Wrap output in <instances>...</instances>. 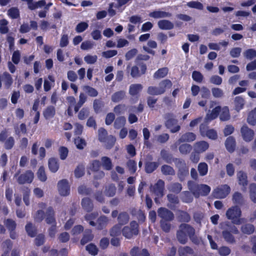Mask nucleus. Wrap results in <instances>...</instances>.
Instances as JSON below:
<instances>
[{"instance_id": "nucleus-20", "label": "nucleus", "mask_w": 256, "mask_h": 256, "mask_svg": "<svg viewBox=\"0 0 256 256\" xmlns=\"http://www.w3.org/2000/svg\"><path fill=\"white\" fill-rule=\"evenodd\" d=\"M94 236L92 234L91 230L87 229L85 230L83 234L82 238L80 240V244L84 246L90 242H91L94 239Z\"/></svg>"}, {"instance_id": "nucleus-3", "label": "nucleus", "mask_w": 256, "mask_h": 256, "mask_svg": "<svg viewBox=\"0 0 256 256\" xmlns=\"http://www.w3.org/2000/svg\"><path fill=\"white\" fill-rule=\"evenodd\" d=\"M242 211L238 206H232L226 212V216L232 222L236 224H241L240 216Z\"/></svg>"}, {"instance_id": "nucleus-5", "label": "nucleus", "mask_w": 256, "mask_h": 256, "mask_svg": "<svg viewBox=\"0 0 256 256\" xmlns=\"http://www.w3.org/2000/svg\"><path fill=\"white\" fill-rule=\"evenodd\" d=\"M139 233V226L135 220L130 222V226H125L122 229V235L128 239L132 238L134 236H137Z\"/></svg>"}, {"instance_id": "nucleus-30", "label": "nucleus", "mask_w": 256, "mask_h": 256, "mask_svg": "<svg viewBox=\"0 0 256 256\" xmlns=\"http://www.w3.org/2000/svg\"><path fill=\"white\" fill-rule=\"evenodd\" d=\"M2 76L5 88L7 89L9 88L13 82L12 76L6 72L2 74Z\"/></svg>"}, {"instance_id": "nucleus-49", "label": "nucleus", "mask_w": 256, "mask_h": 256, "mask_svg": "<svg viewBox=\"0 0 256 256\" xmlns=\"http://www.w3.org/2000/svg\"><path fill=\"white\" fill-rule=\"evenodd\" d=\"M86 100V97L84 93H80L79 96V100L78 102L75 105L74 107V110L75 112H78L80 108L84 104Z\"/></svg>"}, {"instance_id": "nucleus-37", "label": "nucleus", "mask_w": 256, "mask_h": 256, "mask_svg": "<svg viewBox=\"0 0 256 256\" xmlns=\"http://www.w3.org/2000/svg\"><path fill=\"white\" fill-rule=\"evenodd\" d=\"M222 236L224 240L229 244H234L236 242L234 236L228 230H224L222 232Z\"/></svg>"}, {"instance_id": "nucleus-48", "label": "nucleus", "mask_w": 256, "mask_h": 256, "mask_svg": "<svg viewBox=\"0 0 256 256\" xmlns=\"http://www.w3.org/2000/svg\"><path fill=\"white\" fill-rule=\"evenodd\" d=\"M108 220V218L105 216H100L98 219V226L97 228L99 230H102L106 226Z\"/></svg>"}, {"instance_id": "nucleus-33", "label": "nucleus", "mask_w": 256, "mask_h": 256, "mask_svg": "<svg viewBox=\"0 0 256 256\" xmlns=\"http://www.w3.org/2000/svg\"><path fill=\"white\" fill-rule=\"evenodd\" d=\"M160 154L162 158L168 164H172L174 161V158H173L172 155L165 149L162 150Z\"/></svg>"}, {"instance_id": "nucleus-22", "label": "nucleus", "mask_w": 256, "mask_h": 256, "mask_svg": "<svg viewBox=\"0 0 256 256\" xmlns=\"http://www.w3.org/2000/svg\"><path fill=\"white\" fill-rule=\"evenodd\" d=\"M48 166L51 172H56L60 166L58 159L55 158H50L48 161Z\"/></svg>"}, {"instance_id": "nucleus-6", "label": "nucleus", "mask_w": 256, "mask_h": 256, "mask_svg": "<svg viewBox=\"0 0 256 256\" xmlns=\"http://www.w3.org/2000/svg\"><path fill=\"white\" fill-rule=\"evenodd\" d=\"M147 70V66L144 62H140L136 66L130 68V74L133 78H138L144 74Z\"/></svg>"}, {"instance_id": "nucleus-25", "label": "nucleus", "mask_w": 256, "mask_h": 256, "mask_svg": "<svg viewBox=\"0 0 256 256\" xmlns=\"http://www.w3.org/2000/svg\"><path fill=\"white\" fill-rule=\"evenodd\" d=\"M101 166L103 168L106 170H110L112 168V163L111 159L106 156L102 157L101 158Z\"/></svg>"}, {"instance_id": "nucleus-29", "label": "nucleus", "mask_w": 256, "mask_h": 256, "mask_svg": "<svg viewBox=\"0 0 256 256\" xmlns=\"http://www.w3.org/2000/svg\"><path fill=\"white\" fill-rule=\"evenodd\" d=\"M56 114L55 108L52 106H48L43 112V115L46 120L52 118Z\"/></svg>"}, {"instance_id": "nucleus-63", "label": "nucleus", "mask_w": 256, "mask_h": 256, "mask_svg": "<svg viewBox=\"0 0 256 256\" xmlns=\"http://www.w3.org/2000/svg\"><path fill=\"white\" fill-rule=\"evenodd\" d=\"M192 77L194 81L199 84L202 82L204 80V76L200 72L197 70H194L192 72Z\"/></svg>"}, {"instance_id": "nucleus-42", "label": "nucleus", "mask_w": 256, "mask_h": 256, "mask_svg": "<svg viewBox=\"0 0 256 256\" xmlns=\"http://www.w3.org/2000/svg\"><path fill=\"white\" fill-rule=\"evenodd\" d=\"M172 84L170 80L165 79L162 80L159 83V90H162L164 92V94L166 92V88H170L172 86Z\"/></svg>"}, {"instance_id": "nucleus-31", "label": "nucleus", "mask_w": 256, "mask_h": 256, "mask_svg": "<svg viewBox=\"0 0 256 256\" xmlns=\"http://www.w3.org/2000/svg\"><path fill=\"white\" fill-rule=\"evenodd\" d=\"M168 69L164 67L158 69L154 74V78L155 79H160L166 76L168 74Z\"/></svg>"}, {"instance_id": "nucleus-43", "label": "nucleus", "mask_w": 256, "mask_h": 256, "mask_svg": "<svg viewBox=\"0 0 256 256\" xmlns=\"http://www.w3.org/2000/svg\"><path fill=\"white\" fill-rule=\"evenodd\" d=\"M250 198L254 204H256V184L252 183L249 186Z\"/></svg>"}, {"instance_id": "nucleus-17", "label": "nucleus", "mask_w": 256, "mask_h": 256, "mask_svg": "<svg viewBox=\"0 0 256 256\" xmlns=\"http://www.w3.org/2000/svg\"><path fill=\"white\" fill-rule=\"evenodd\" d=\"M196 135L192 132H187L182 134L180 138L178 140V144L187 142H190L194 141L196 139Z\"/></svg>"}, {"instance_id": "nucleus-16", "label": "nucleus", "mask_w": 256, "mask_h": 256, "mask_svg": "<svg viewBox=\"0 0 256 256\" xmlns=\"http://www.w3.org/2000/svg\"><path fill=\"white\" fill-rule=\"evenodd\" d=\"M105 106V103L102 98H96L94 100L93 108L96 114L102 112Z\"/></svg>"}, {"instance_id": "nucleus-56", "label": "nucleus", "mask_w": 256, "mask_h": 256, "mask_svg": "<svg viewBox=\"0 0 256 256\" xmlns=\"http://www.w3.org/2000/svg\"><path fill=\"white\" fill-rule=\"evenodd\" d=\"M116 187L114 184H110L105 190V194L106 196L109 197H112L114 196L116 192Z\"/></svg>"}, {"instance_id": "nucleus-7", "label": "nucleus", "mask_w": 256, "mask_h": 256, "mask_svg": "<svg viewBox=\"0 0 256 256\" xmlns=\"http://www.w3.org/2000/svg\"><path fill=\"white\" fill-rule=\"evenodd\" d=\"M230 188L228 184L222 185L212 192L213 196L216 198H224L230 194Z\"/></svg>"}, {"instance_id": "nucleus-41", "label": "nucleus", "mask_w": 256, "mask_h": 256, "mask_svg": "<svg viewBox=\"0 0 256 256\" xmlns=\"http://www.w3.org/2000/svg\"><path fill=\"white\" fill-rule=\"evenodd\" d=\"M161 172L162 174L165 176L175 174V171L174 168L167 164H164L161 167Z\"/></svg>"}, {"instance_id": "nucleus-4", "label": "nucleus", "mask_w": 256, "mask_h": 256, "mask_svg": "<svg viewBox=\"0 0 256 256\" xmlns=\"http://www.w3.org/2000/svg\"><path fill=\"white\" fill-rule=\"evenodd\" d=\"M165 126L170 130L172 133H175L178 132L180 129V126L178 124V120L175 118L172 113H166L164 115Z\"/></svg>"}, {"instance_id": "nucleus-59", "label": "nucleus", "mask_w": 256, "mask_h": 256, "mask_svg": "<svg viewBox=\"0 0 256 256\" xmlns=\"http://www.w3.org/2000/svg\"><path fill=\"white\" fill-rule=\"evenodd\" d=\"M230 116L229 110L228 107L224 108L220 114V118L221 120L226 121L230 119Z\"/></svg>"}, {"instance_id": "nucleus-21", "label": "nucleus", "mask_w": 256, "mask_h": 256, "mask_svg": "<svg viewBox=\"0 0 256 256\" xmlns=\"http://www.w3.org/2000/svg\"><path fill=\"white\" fill-rule=\"evenodd\" d=\"M160 164L156 162H146L144 164V170L146 174L153 172L158 167Z\"/></svg>"}, {"instance_id": "nucleus-1", "label": "nucleus", "mask_w": 256, "mask_h": 256, "mask_svg": "<svg viewBox=\"0 0 256 256\" xmlns=\"http://www.w3.org/2000/svg\"><path fill=\"white\" fill-rule=\"evenodd\" d=\"M195 230L194 228L190 224L186 223L181 224L176 233L178 240L181 244H186L188 242V237L194 234Z\"/></svg>"}, {"instance_id": "nucleus-61", "label": "nucleus", "mask_w": 256, "mask_h": 256, "mask_svg": "<svg viewBox=\"0 0 256 256\" xmlns=\"http://www.w3.org/2000/svg\"><path fill=\"white\" fill-rule=\"evenodd\" d=\"M186 5L190 8H196L198 10H202L204 9L202 4L198 1L189 2H187Z\"/></svg>"}, {"instance_id": "nucleus-32", "label": "nucleus", "mask_w": 256, "mask_h": 256, "mask_svg": "<svg viewBox=\"0 0 256 256\" xmlns=\"http://www.w3.org/2000/svg\"><path fill=\"white\" fill-rule=\"evenodd\" d=\"M126 92L124 90H120L115 92L112 96V100L114 102H118L124 98Z\"/></svg>"}, {"instance_id": "nucleus-60", "label": "nucleus", "mask_w": 256, "mask_h": 256, "mask_svg": "<svg viewBox=\"0 0 256 256\" xmlns=\"http://www.w3.org/2000/svg\"><path fill=\"white\" fill-rule=\"evenodd\" d=\"M86 249L92 256H96L98 254V250L97 246L93 243L88 244L86 247Z\"/></svg>"}, {"instance_id": "nucleus-52", "label": "nucleus", "mask_w": 256, "mask_h": 256, "mask_svg": "<svg viewBox=\"0 0 256 256\" xmlns=\"http://www.w3.org/2000/svg\"><path fill=\"white\" fill-rule=\"evenodd\" d=\"M198 170L200 176H204L208 174V166L206 162H200L198 164Z\"/></svg>"}, {"instance_id": "nucleus-64", "label": "nucleus", "mask_w": 256, "mask_h": 256, "mask_svg": "<svg viewBox=\"0 0 256 256\" xmlns=\"http://www.w3.org/2000/svg\"><path fill=\"white\" fill-rule=\"evenodd\" d=\"M38 178L42 182H44L47 180V176H46L44 168L43 166H41L39 168L37 172Z\"/></svg>"}, {"instance_id": "nucleus-28", "label": "nucleus", "mask_w": 256, "mask_h": 256, "mask_svg": "<svg viewBox=\"0 0 256 256\" xmlns=\"http://www.w3.org/2000/svg\"><path fill=\"white\" fill-rule=\"evenodd\" d=\"M130 220V216L127 212H120L118 216V224L122 226L128 223Z\"/></svg>"}, {"instance_id": "nucleus-14", "label": "nucleus", "mask_w": 256, "mask_h": 256, "mask_svg": "<svg viewBox=\"0 0 256 256\" xmlns=\"http://www.w3.org/2000/svg\"><path fill=\"white\" fill-rule=\"evenodd\" d=\"M194 151L198 153H202L206 152L209 148L208 143L204 140L196 142L194 145Z\"/></svg>"}, {"instance_id": "nucleus-35", "label": "nucleus", "mask_w": 256, "mask_h": 256, "mask_svg": "<svg viewBox=\"0 0 256 256\" xmlns=\"http://www.w3.org/2000/svg\"><path fill=\"white\" fill-rule=\"evenodd\" d=\"M26 230L28 234L31 238H34L37 234V230L35 226L32 225L30 222H28L25 226Z\"/></svg>"}, {"instance_id": "nucleus-24", "label": "nucleus", "mask_w": 256, "mask_h": 256, "mask_svg": "<svg viewBox=\"0 0 256 256\" xmlns=\"http://www.w3.org/2000/svg\"><path fill=\"white\" fill-rule=\"evenodd\" d=\"M158 28L163 30H170L174 28V24L168 20H160L158 22Z\"/></svg>"}, {"instance_id": "nucleus-38", "label": "nucleus", "mask_w": 256, "mask_h": 256, "mask_svg": "<svg viewBox=\"0 0 256 256\" xmlns=\"http://www.w3.org/2000/svg\"><path fill=\"white\" fill-rule=\"evenodd\" d=\"M168 200L170 203L168 206L172 209L176 206V204L179 203V200L178 196L172 194H169L167 195Z\"/></svg>"}, {"instance_id": "nucleus-8", "label": "nucleus", "mask_w": 256, "mask_h": 256, "mask_svg": "<svg viewBox=\"0 0 256 256\" xmlns=\"http://www.w3.org/2000/svg\"><path fill=\"white\" fill-rule=\"evenodd\" d=\"M34 178V174L30 170H27L19 175L17 178V182L20 184H30Z\"/></svg>"}, {"instance_id": "nucleus-47", "label": "nucleus", "mask_w": 256, "mask_h": 256, "mask_svg": "<svg viewBox=\"0 0 256 256\" xmlns=\"http://www.w3.org/2000/svg\"><path fill=\"white\" fill-rule=\"evenodd\" d=\"M178 252L180 256H187L188 254H192L194 253L193 249L188 246L180 248Z\"/></svg>"}, {"instance_id": "nucleus-2", "label": "nucleus", "mask_w": 256, "mask_h": 256, "mask_svg": "<svg viewBox=\"0 0 256 256\" xmlns=\"http://www.w3.org/2000/svg\"><path fill=\"white\" fill-rule=\"evenodd\" d=\"M188 185L189 190L196 198H199L200 196H208L211 190L210 187L206 184H199L192 181H188Z\"/></svg>"}, {"instance_id": "nucleus-62", "label": "nucleus", "mask_w": 256, "mask_h": 256, "mask_svg": "<svg viewBox=\"0 0 256 256\" xmlns=\"http://www.w3.org/2000/svg\"><path fill=\"white\" fill-rule=\"evenodd\" d=\"M247 122L249 124L252 126L256 125V112L251 111L248 114Z\"/></svg>"}, {"instance_id": "nucleus-13", "label": "nucleus", "mask_w": 256, "mask_h": 256, "mask_svg": "<svg viewBox=\"0 0 256 256\" xmlns=\"http://www.w3.org/2000/svg\"><path fill=\"white\" fill-rule=\"evenodd\" d=\"M46 218L45 221L48 224H56V220L54 217V211L52 206H49L46 210Z\"/></svg>"}, {"instance_id": "nucleus-54", "label": "nucleus", "mask_w": 256, "mask_h": 256, "mask_svg": "<svg viewBox=\"0 0 256 256\" xmlns=\"http://www.w3.org/2000/svg\"><path fill=\"white\" fill-rule=\"evenodd\" d=\"M4 224L8 231L16 230V224L14 220L11 218H8L4 222Z\"/></svg>"}, {"instance_id": "nucleus-39", "label": "nucleus", "mask_w": 256, "mask_h": 256, "mask_svg": "<svg viewBox=\"0 0 256 256\" xmlns=\"http://www.w3.org/2000/svg\"><path fill=\"white\" fill-rule=\"evenodd\" d=\"M232 200L235 204L242 205L244 202V198L240 192H236L232 195Z\"/></svg>"}, {"instance_id": "nucleus-53", "label": "nucleus", "mask_w": 256, "mask_h": 256, "mask_svg": "<svg viewBox=\"0 0 256 256\" xmlns=\"http://www.w3.org/2000/svg\"><path fill=\"white\" fill-rule=\"evenodd\" d=\"M148 94L152 96L160 95L164 94V92L162 90H159V88L154 86H150L147 90Z\"/></svg>"}, {"instance_id": "nucleus-9", "label": "nucleus", "mask_w": 256, "mask_h": 256, "mask_svg": "<svg viewBox=\"0 0 256 256\" xmlns=\"http://www.w3.org/2000/svg\"><path fill=\"white\" fill-rule=\"evenodd\" d=\"M157 212L158 216L162 218L160 220L172 221L174 218V213L166 208H158Z\"/></svg>"}, {"instance_id": "nucleus-45", "label": "nucleus", "mask_w": 256, "mask_h": 256, "mask_svg": "<svg viewBox=\"0 0 256 256\" xmlns=\"http://www.w3.org/2000/svg\"><path fill=\"white\" fill-rule=\"evenodd\" d=\"M235 109L239 111L242 109L244 104V100L241 96H236L234 100Z\"/></svg>"}, {"instance_id": "nucleus-36", "label": "nucleus", "mask_w": 256, "mask_h": 256, "mask_svg": "<svg viewBox=\"0 0 256 256\" xmlns=\"http://www.w3.org/2000/svg\"><path fill=\"white\" fill-rule=\"evenodd\" d=\"M240 230L243 234L250 235L254 233L255 228L252 224H246L242 226Z\"/></svg>"}, {"instance_id": "nucleus-26", "label": "nucleus", "mask_w": 256, "mask_h": 256, "mask_svg": "<svg viewBox=\"0 0 256 256\" xmlns=\"http://www.w3.org/2000/svg\"><path fill=\"white\" fill-rule=\"evenodd\" d=\"M142 86L140 84H132L130 86L129 94L132 96H136L142 91Z\"/></svg>"}, {"instance_id": "nucleus-55", "label": "nucleus", "mask_w": 256, "mask_h": 256, "mask_svg": "<svg viewBox=\"0 0 256 256\" xmlns=\"http://www.w3.org/2000/svg\"><path fill=\"white\" fill-rule=\"evenodd\" d=\"M8 16L12 19H16L20 18V11L18 8L12 7L8 11Z\"/></svg>"}, {"instance_id": "nucleus-23", "label": "nucleus", "mask_w": 256, "mask_h": 256, "mask_svg": "<svg viewBox=\"0 0 256 256\" xmlns=\"http://www.w3.org/2000/svg\"><path fill=\"white\" fill-rule=\"evenodd\" d=\"M148 16L154 18H160L170 17L172 16V14L168 12L161 10H154L150 12Z\"/></svg>"}, {"instance_id": "nucleus-46", "label": "nucleus", "mask_w": 256, "mask_h": 256, "mask_svg": "<svg viewBox=\"0 0 256 256\" xmlns=\"http://www.w3.org/2000/svg\"><path fill=\"white\" fill-rule=\"evenodd\" d=\"M116 138L112 135H110L106 139V140L103 142H104L105 144V146L106 148L110 150L114 146L116 142Z\"/></svg>"}, {"instance_id": "nucleus-34", "label": "nucleus", "mask_w": 256, "mask_h": 256, "mask_svg": "<svg viewBox=\"0 0 256 256\" xmlns=\"http://www.w3.org/2000/svg\"><path fill=\"white\" fill-rule=\"evenodd\" d=\"M178 218L179 222L186 224L190 222L191 219L190 214L188 212L184 210H180Z\"/></svg>"}, {"instance_id": "nucleus-40", "label": "nucleus", "mask_w": 256, "mask_h": 256, "mask_svg": "<svg viewBox=\"0 0 256 256\" xmlns=\"http://www.w3.org/2000/svg\"><path fill=\"white\" fill-rule=\"evenodd\" d=\"M121 232H122V226L118 224L114 226L110 231V235L112 237L120 236Z\"/></svg>"}, {"instance_id": "nucleus-11", "label": "nucleus", "mask_w": 256, "mask_h": 256, "mask_svg": "<svg viewBox=\"0 0 256 256\" xmlns=\"http://www.w3.org/2000/svg\"><path fill=\"white\" fill-rule=\"evenodd\" d=\"M240 132L243 140L246 142H250L254 138V131L246 124L242 126L241 128Z\"/></svg>"}, {"instance_id": "nucleus-58", "label": "nucleus", "mask_w": 256, "mask_h": 256, "mask_svg": "<svg viewBox=\"0 0 256 256\" xmlns=\"http://www.w3.org/2000/svg\"><path fill=\"white\" fill-rule=\"evenodd\" d=\"M22 190L23 192V200L26 206H28L30 204V190L28 187H24Z\"/></svg>"}, {"instance_id": "nucleus-44", "label": "nucleus", "mask_w": 256, "mask_h": 256, "mask_svg": "<svg viewBox=\"0 0 256 256\" xmlns=\"http://www.w3.org/2000/svg\"><path fill=\"white\" fill-rule=\"evenodd\" d=\"M126 122V119L124 116L118 117L114 122V126L116 129H120L124 126Z\"/></svg>"}, {"instance_id": "nucleus-57", "label": "nucleus", "mask_w": 256, "mask_h": 256, "mask_svg": "<svg viewBox=\"0 0 256 256\" xmlns=\"http://www.w3.org/2000/svg\"><path fill=\"white\" fill-rule=\"evenodd\" d=\"M126 166L131 174L135 173L137 170V164L135 160H129L126 162Z\"/></svg>"}, {"instance_id": "nucleus-27", "label": "nucleus", "mask_w": 256, "mask_h": 256, "mask_svg": "<svg viewBox=\"0 0 256 256\" xmlns=\"http://www.w3.org/2000/svg\"><path fill=\"white\" fill-rule=\"evenodd\" d=\"M194 194L190 191H184L181 193L180 199L182 201L185 203H190L194 199Z\"/></svg>"}, {"instance_id": "nucleus-10", "label": "nucleus", "mask_w": 256, "mask_h": 256, "mask_svg": "<svg viewBox=\"0 0 256 256\" xmlns=\"http://www.w3.org/2000/svg\"><path fill=\"white\" fill-rule=\"evenodd\" d=\"M58 188L62 196H67L70 194V186L66 179L62 180L58 182Z\"/></svg>"}, {"instance_id": "nucleus-51", "label": "nucleus", "mask_w": 256, "mask_h": 256, "mask_svg": "<svg viewBox=\"0 0 256 256\" xmlns=\"http://www.w3.org/2000/svg\"><path fill=\"white\" fill-rule=\"evenodd\" d=\"M83 90L91 97H96L98 95V92L94 88L89 86H84L83 87Z\"/></svg>"}, {"instance_id": "nucleus-19", "label": "nucleus", "mask_w": 256, "mask_h": 256, "mask_svg": "<svg viewBox=\"0 0 256 256\" xmlns=\"http://www.w3.org/2000/svg\"><path fill=\"white\" fill-rule=\"evenodd\" d=\"M236 146V142L234 138L232 136H230L226 139L225 142V146L227 150L230 152H232L234 151Z\"/></svg>"}, {"instance_id": "nucleus-12", "label": "nucleus", "mask_w": 256, "mask_h": 256, "mask_svg": "<svg viewBox=\"0 0 256 256\" xmlns=\"http://www.w3.org/2000/svg\"><path fill=\"white\" fill-rule=\"evenodd\" d=\"M164 182L162 180H158L153 186L152 190L158 196H162L164 195Z\"/></svg>"}, {"instance_id": "nucleus-18", "label": "nucleus", "mask_w": 256, "mask_h": 256, "mask_svg": "<svg viewBox=\"0 0 256 256\" xmlns=\"http://www.w3.org/2000/svg\"><path fill=\"white\" fill-rule=\"evenodd\" d=\"M81 204L82 208L86 212H90L94 208V204L92 200L88 198H84L82 199Z\"/></svg>"}, {"instance_id": "nucleus-50", "label": "nucleus", "mask_w": 256, "mask_h": 256, "mask_svg": "<svg viewBox=\"0 0 256 256\" xmlns=\"http://www.w3.org/2000/svg\"><path fill=\"white\" fill-rule=\"evenodd\" d=\"M192 146L188 144H183L180 146L179 151L182 154H187L192 150Z\"/></svg>"}, {"instance_id": "nucleus-15", "label": "nucleus", "mask_w": 256, "mask_h": 256, "mask_svg": "<svg viewBox=\"0 0 256 256\" xmlns=\"http://www.w3.org/2000/svg\"><path fill=\"white\" fill-rule=\"evenodd\" d=\"M236 176L238 184L246 188L248 184L247 174L242 170H240L238 172Z\"/></svg>"}]
</instances>
